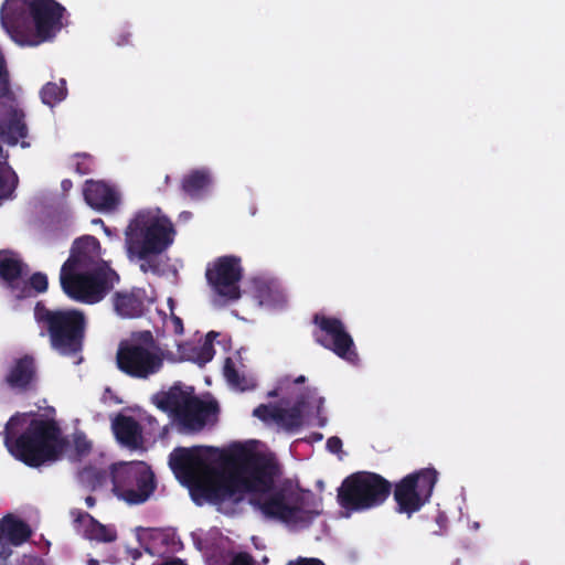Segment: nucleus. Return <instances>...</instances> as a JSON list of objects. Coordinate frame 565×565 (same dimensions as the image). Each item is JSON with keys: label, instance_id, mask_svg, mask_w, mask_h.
Segmentation results:
<instances>
[{"label": "nucleus", "instance_id": "obj_1", "mask_svg": "<svg viewBox=\"0 0 565 565\" xmlns=\"http://www.w3.org/2000/svg\"><path fill=\"white\" fill-rule=\"evenodd\" d=\"M65 8L55 0H6L0 22L20 46H38L51 41L62 29Z\"/></svg>", "mask_w": 565, "mask_h": 565}, {"label": "nucleus", "instance_id": "obj_2", "mask_svg": "<svg viewBox=\"0 0 565 565\" xmlns=\"http://www.w3.org/2000/svg\"><path fill=\"white\" fill-rule=\"evenodd\" d=\"M25 414H15L4 428V444L9 451L29 467H40L55 460L62 450L61 429L53 419L33 418L25 430L17 433L26 424Z\"/></svg>", "mask_w": 565, "mask_h": 565}, {"label": "nucleus", "instance_id": "obj_3", "mask_svg": "<svg viewBox=\"0 0 565 565\" xmlns=\"http://www.w3.org/2000/svg\"><path fill=\"white\" fill-rule=\"evenodd\" d=\"M34 319L46 335L50 347L62 356L75 358L83 352L87 317L77 308H49L38 301L34 307Z\"/></svg>", "mask_w": 565, "mask_h": 565}, {"label": "nucleus", "instance_id": "obj_4", "mask_svg": "<svg viewBox=\"0 0 565 565\" xmlns=\"http://www.w3.org/2000/svg\"><path fill=\"white\" fill-rule=\"evenodd\" d=\"M171 220L159 211L141 210L125 230V246L129 258H149L166 252L174 241Z\"/></svg>", "mask_w": 565, "mask_h": 565}, {"label": "nucleus", "instance_id": "obj_5", "mask_svg": "<svg viewBox=\"0 0 565 565\" xmlns=\"http://www.w3.org/2000/svg\"><path fill=\"white\" fill-rule=\"evenodd\" d=\"M163 362L164 352L149 330L120 341L116 352L118 370L132 379H149L161 371Z\"/></svg>", "mask_w": 565, "mask_h": 565}, {"label": "nucleus", "instance_id": "obj_6", "mask_svg": "<svg viewBox=\"0 0 565 565\" xmlns=\"http://www.w3.org/2000/svg\"><path fill=\"white\" fill-rule=\"evenodd\" d=\"M65 262L60 271L63 292L72 300L94 305L102 301L119 280L118 274L111 268L75 270Z\"/></svg>", "mask_w": 565, "mask_h": 565}, {"label": "nucleus", "instance_id": "obj_7", "mask_svg": "<svg viewBox=\"0 0 565 565\" xmlns=\"http://www.w3.org/2000/svg\"><path fill=\"white\" fill-rule=\"evenodd\" d=\"M392 483L375 472L359 471L347 477L338 489L339 504L349 511L381 505L391 494Z\"/></svg>", "mask_w": 565, "mask_h": 565}, {"label": "nucleus", "instance_id": "obj_8", "mask_svg": "<svg viewBox=\"0 0 565 565\" xmlns=\"http://www.w3.org/2000/svg\"><path fill=\"white\" fill-rule=\"evenodd\" d=\"M156 405L163 412H169L185 431H200L206 425L209 417L217 412L213 402H204L178 386L171 387L154 396Z\"/></svg>", "mask_w": 565, "mask_h": 565}, {"label": "nucleus", "instance_id": "obj_9", "mask_svg": "<svg viewBox=\"0 0 565 565\" xmlns=\"http://www.w3.org/2000/svg\"><path fill=\"white\" fill-rule=\"evenodd\" d=\"M114 493L129 504L146 502L154 492V473L143 461L117 462L110 466Z\"/></svg>", "mask_w": 565, "mask_h": 565}, {"label": "nucleus", "instance_id": "obj_10", "mask_svg": "<svg viewBox=\"0 0 565 565\" xmlns=\"http://www.w3.org/2000/svg\"><path fill=\"white\" fill-rule=\"evenodd\" d=\"M241 483V479L233 471L206 467L189 488L192 500L198 505L204 503L221 505L225 501L236 503L243 499L239 490Z\"/></svg>", "mask_w": 565, "mask_h": 565}, {"label": "nucleus", "instance_id": "obj_11", "mask_svg": "<svg viewBox=\"0 0 565 565\" xmlns=\"http://www.w3.org/2000/svg\"><path fill=\"white\" fill-rule=\"evenodd\" d=\"M437 480L438 472L434 468H423L402 478L393 490L396 511L407 516L418 512L429 502Z\"/></svg>", "mask_w": 565, "mask_h": 565}, {"label": "nucleus", "instance_id": "obj_12", "mask_svg": "<svg viewBox=\"0 0 565 565\" xmlns=\"http://www.w3.org/2000/svg\"><path fill=\"white\" fill-rule=\"evenodd\" d=\"M239 461V469L233 472L242 481L239 490L243 497L247 492L253 494L273 490L275 477L279 473V466L274 458L263 454L243 452Z\"/></svg>", "mask_w": 565, "mask_h": 565}, {"label": "nucleus", "instance_id": "obj_13", "mask_svg": "<svg viewBox=\"0 0 565 565\" xmlns=\"http://www.w3.org/2000/svg\"><path fill=\"white\" fill-rule=\"evenodd\" d=\"M312 322L317 327L312 335L318 344L350 363L359 361L354 341L339 318L316 313Z\"/></svg>", "mask_w": 565, "mask_h": 565}, {"label": "nucleus", "instance_id": "obj_14", "mask_svg": "<svg viewBox=\"0 0 565 565\" xmlns=\"http://www.w3.org/2000/svg\"><path fill=\"white\" fill-rule=\"evenodd\" d=\"M249 503L268 518L277 519L288 525H308L312 515L297 504H289L285 489L253 493Z\"/></svg>", "mask_w": 565, "mask_h": 565}, {"label": "nucleus", "instance_id": "obj_15", "mask_svg": "<svg viewBox=\"0 0 565 565\" xmlns=\"http://www.w3.org/2000/svg\"><path fill=\"white\" fill-rule=\"evenodd\" d=\"M205 277L218 296L232 301L239 299L238 282L243 277L241 258L233 255L216 258L212 265L207 266Z\"/></svg>", "mask_w": 565, "mask_h": 565}, {"label": "nucleus", "instance_id": "obj_16", "mask_svg": "<svg viewBox=\"0 0 565 565\" xmlns=\"http://www.w3.org/2000/svg\"><path fill=\"white\" fill-rule=\"evenodd\" d=\"M24 264L11 250H0V281L17 299L28 297L30 288L23 277Z\"/></svg>", "mask_w": 565, "mask_h": 565}, {"label": "nucleus", "instance_id": "obj_17", "mask_svg": "<svg viewBox=\"0 0 565 565\" xmlns=\"http://www.w3.org/2000/svg\"><path fill=\"white\" fill-rule=\"evenodd\" d=\"M65 262H71L70 268L75 270L110 268L102 258L99 241L92 235L76 238Z\"/></svg>", "mask_w": 565, "mask_h": 565}, {"label": "nucleus", "instance_id": "obj_18", "mask_svg": "<svg viewBox=\"0 0 565 565\" xmlns=\"http://www.w3.org/2000/svg\"><path fill=\"white\" fill-rule=\"evenodd\" d=\"M4 383L17 393H26L36 387L38 366L33 355L14 359L4 376Z\"/></svg>", "mask_w": 565, "mask_h": 565}, {"label": "nucleus", "instance_id": "obj_19", "mask_svg": "<svg viewBox=\"0 0 565 565\" xmlns=\"http://www.w3.org/2000/svg\"><path fill=\"white\" fill-rule=\"evenodd\" d=\"M169 466L178 479L190 486L199 477L198 471L204 467L201 448H175L169 456Z\"/></svg>", "mask_w": 565, "mask_h": 565}, {"label": "nucleus", "instance_id": "obj_20", "mask_svg": "<svg viewBox=\"0 0 565 565\" xmlns=\"http://www.w3.org/2000/svg\"><path fill=\"white\" fill-rule=\"evenodd\" d=\"M32 532L28 523L7 514L0 520V558L8 559L12 550L11 546H20L26 542Z\"/></svg>", "mask_w": 565, "mask_h": 565}, {"label": "nucleus", "instance_id": "obj_21", "mask_svg": "<svg viewBox=\"0 0 565 565\" xmlns=\"http://www.w3.org/2000/svg\"><path fill=\"white\" fill-rule=\"evenodd\" d=\"M28 136L24 113L8 103H0V138L10 146Z\"/></svg>", "mask_w": 565, "mask_h": 565}, {"label": "nucleus", "instance_id": "obj_22", "mask_svg": "<svg viewBox=\"0 0 565 565\" xmlns=\"http://www.w3.org/2000/svg\"><path fill=\"white\" fill-rule=\"evenodd\" d=\"M83 194L86 203L99 212H114L120 204L119 193L104 181L86 180Z\"/></svg>", "mask_w": 565, "mask_h": 565}, {"label": "nucleus", "instance_id": "obj_23", "mask_svg": "<svg viewBox=\"0 0 565 565\" xmlns=\"http://www.w3.org/2000/svg\"><path fill=\"white\" fill-rule=\"evenodd\" d=\"M113 431L117 440L131 449L142 445V429L140 424L131 416L118 415L113 420Z\"/></svg>", "mask_w": 565, "mask_h": 565}, {"label": "nucleus", "instance_id": "obj_24", "mask_svg": "<svg viewBox=\"0 0 565 565\" xmlns=\"http://www.w3.org/2000/svg\"><path fill=\"white\" fill-rule=\"evenodd\" d=\"M114 307L116 312L125 318H138L145 311V302L140 291L116 292Z\"/></svg>", "mask_w": 565, "mask_h": 565}, {"label": "nucleus", "instance_id": "obj_25", "mask_svg": "<svg viewBox=\"0 0 565 565\" xmlns=\"http://www.w3.org/2000/svg\"><path fill=\"white\" fill-rule=\"evenodd\" d=\"M76 522L87 521V525L85 526V537L89 540H95L98 542L110 543L117 539V532L114 527L104 525L99 523L96 519H94L87 512H78Z\"/></svg>", "mask_w": 565, "mask_h": 565}, {"label": "nucleus", "instance_id": "obj_26", "mask_svg": "<svg viewBox=\"0 0 565 565\" xmlns=\"http://www.w3.org/2000/svg\"><path fill=\"white\" fill-rule=\"evenodd\" d=\"M211 184V175L207 170L195 169L182 178L181 190L191 199H199Z\"/></svg>", "mask_w": 565, "mask_h": 565}, {"label": "nucleus", "instance_id": "obj_27", "mask_svg": "<svg viewBox=\"0 0 565 565\" xmlns=\"http://www.w3.org/2000/svg\"><path fill=\"white\" fill-rule=\"evenodd\" d=\"M108 479H110V471L94 466H86L77 472L78 483L88 491L102 488Z\"/></svg>", "mask_w": 565, "mask_h": 565}, {"label": "nucleus", "instance_id": "obj_28", "mask_svg": "<svg viewBox=\"0 0 565 565\" xmlns=\"http://www.w3.org/2000/svg\"><path fill=\"white\" fill-rule=\"evenodd\" d=\"M305 401L298 399L289 409H280L277 422L281 423L288 429L299 428L302 425V408Z\"/></svg>", "mask_w": 565, "mask_h": 565}, {"label": "nucleus", "instance_id": "obj_29", "mask_svg": "<svg viewBox=\"0 0 565 565\" xmlns=\"http://www.w3.org/2000/svg\"><path fill=\"white\" fill-rule=\"evenodd\" d=\"M65 94L66 89L56 83H46L40 92L43 104L51 107L63 100Z\"/></svg>", "mask_w": 565, "mask_h": 565}, {"label": "nucleus", "instance_id": "obj_30", "mask_svg": "<svg viewBox=\"0 0 565 565\" xmlns=\"http://www.w3.org/2000/svg\"><path fill=\"white\" fill-rule=\"evenodd\" d=\"M75 172L79 175H86L94 171V158L88 153H76Z\"/></svg>", "mask_w": 565, "mask_h": 565}, {"label": "nucleus", "instance_id": "obj_31", "mask_svg": "<svg viewBox=\"0 0 565 565\" xmlns=\"http://www.w3.org/2000/svg\"><path fill=\"white\" fill-rule=\"evenodd\" d=\"M224 376L226 377L227 382L231 385L244 390V386L242 385L243 377L239 375L238 371L235 367V363L231 358H227L225 360Z\"/></svg>", "mask_w": 565, "mask_h": 565}, {"label": "nucleus", "instance_id": "obj_32", "mask_svg": "<svg viewBox=\"0 0 565 565\" xmlns=\"http://www.w3.org/2000/svg\"><path fill=\"white\" fill-rule=\"evenodd\" d=\"M10 93V72L7 60L0 51V97H4Z\"/></svg>", "mask_w": 565, "mask_h": 565}, {"label": "nucleus", "instance_id": "obj_33", "mask_svg": "<svg viewBox=\"0 0 565 565\" xmlns=\"http://www.w3.org/2000/svg\"><path fill=\"white\" fill-rule=\"evenodd\" d=\"M253 415L263 422H268L271 419L277 422L279 408L270 407L266 404H260L253 411Z\"/></svg>", "mask_w": 565, "mask_h": 565}, {"label": "nucleus", "instance_id": "obj_34", "mask_svg": "<svg viewBox=\"0 0 565 565\" xmlns=\"http://www.w3.org/2000/svg\"><path fill=\"white\" fill-rule=\"evenodd\" d=\"M74 449L78 457H85L92 450V443L84 434H76L74 437Z\"/></svg>", "mask_w": 565, "mask_h": 565}, {"label": "nucleus", "instance_id": "obj_35", "mask_svg": "<svg viewBox=\"0 0 565 565\" xmlns=\"http://www.w3.org/2000/svg\"><path fill=\"white\" fill-rule=\"evenodd\" d=\"M30 285L29 288H33L34 290H36L38 292H44L47 290V286H49V282H47V277L46 275L42 274V273H35L31 276L30 278Z\"/></svg>", "mask_w": 565, "mask_h": 565}, {"label": "nucleus", "instance_id": "obj_36", "mask_svg": "<svg viewBox=\"0 0 565 565\" xmlns=\"http://www.w3.org/2000/svg\"><path fill=\"white\" fill-rule=\"evenodd\" d=\"M14 188V184H8L7 179L2 174V163H0V201L9 198Z\"/></svg>", "mask_w": 565, "mask_h": 565}, {"label": "nucleus", "instance_id": "obj_37", "mask_svg": "<svg viewBox=\"0 0 565 565\" xmlns=\"http://www.w3.org/2000/svg\"><path fill=\"white\" fill-rule=\"evenodd\" d=\"M230 565H254V558L246 552H239L234 555Z\"/></svg>", "mask_w": 565, "mask_h": 565}, {"label": "nucleus", "instance_id": "obj_38", "mask_svg": "<svg viewBox=\"0 0 565 565\" xmlns=\"http://www.w3.org/2000/svg\"><path fill=\"white\" fill-rule=\"evenodd\" d=\"M138 259L142 262L140 264V270L142 273H145V274L148 271L157 273L159 270V264L152 259V256H150L149 258H138Z\"/></svg>", "mask_w": 565, "mask_h": 565}, {"label": "nucleus", "instance_id": "obj_39", "mask_svg": "<svg viewBox=\"0 0 565 565\" xmlns=\"http://www.w3.org/2000/svg\"><path fill=\"white\" fill-rule=\"evenodd\" d=\"M286 565H326V564L319 558L298 557L295 561H289Z\"/></svg>", "mask_w": 565, "mask_h": 565}, {"label": "nucleus", "instance_id": "obj_40", "mask_svg": "<svg viewBox=\"0 0 565 565\" xmlns=\"http://www.w3.org/2000/svg\"><path fill=\"white\" fill-rule=\"evenodd\" d=\"M327 449L332 454H338L342 449V440L332 436L327 440Z\"/></svg>", "mask_w": 565, "mask_h": 565}, {"label": "nucleus", "instance_id": "obj_41", "mask_svg": "<svg viewBox=\"0 0 565 565\" xmlns=\"http://www.w3.org/2000/svg\"><path fill=\"white\" fill-rule=\"evenodd\" d=\"M172 324H173V331L175 334H182L183 333V322L182 319L173 316L172 317Z\"/></svg>", "mask_w": 565, "mask_h": 565}, {"label": "nucleus", "instance_id": "obj_42", "mask_svg": "<svg viewBox=\"0 0 565 565\" xmlns=\"http://www.w3.org/2000/svg\"><path fill=\"white\" fill-rule=\"evenodd\" d=\"M130 33H122L117 39V45H126L129 43Z\"/></svg>", "mask_w": 565, "mask_h": 565}, {"label": "nucleus", "instance_id": "obj_43", "mask_svg": "<svg viewBox=\"0 0 565 565\" xmlns=\"http://www.w3.org/2000/svg\"><path fill=\"white\" fill-rule=\"evenodd\" d=\"M160 565H186V563L180 558H172L161 563Z\"/></svg>", "mask_w": 565, "mask_h": 565}, {"label": "nucleus", "instance_id": "obj_44", "mask_svg": "<svg viewBox=\"0 0 565 565\" xmlns=\"http://www.w3.org/2000/svg\"><path fill=\"white\" fill-rule=\"evenodd\" d=\"M73 186V182L70 180V179H64L62 182H61V188L64 192H67L72 189Z\"/></svg>", "mask_w": 565, "mask_h": 565}, {"label": "nucleus", "instance_id": "obj_45", "mask_svg": "<svg viewBox=\"0 0 565 565\" xmlns=\"http://www.w3.org/2000/svg\"><path fill=\"white\" fill-rule=\"evenodd\" d=\"M85 503L88 508H93L96 504V499L92 495L85 498Z\"/></svg>", "mask_w": 565, "mask_h": 565}, {"label": "nucleus", "instance_id": "obj_46", "mask_svg": "<svg viewBox=\"0 0 565 565\" xmlns=\"http://www.w3.org/2000/svg\"><path fill=\"white\" fill-rule=\"evenodd\" d=\"M305 380H306V379H305V376H303V375H300V376H298V377L296 379V381H295V382H296V383H303V382H305Z\"/></svg>", "mask_w": 565, "mask_h": 565}, {"label": "nucleus", "instance_id": "obj_47", "mask_svg": "<svg viewBox=\"0 0 565 565\" xmlns=\"http://www.w3.org/2000/svg\"><path fill=\"white\" fill-rule=\"evenodd\" d=\"M29 146H30L29 142H26L24 140L21 141V147L25 148V147H29Z\"/></svg>", "mask_w": 565, "mask_h": 565}, {"label": "nucleus", "instance_id": "obj_48", "mask_svg": "<svg viewBox=\"0 0 565 565\" xmlns=\"http://www.w3.org/2000/svg\"><path fill=\"white\" fill-rule=\"evenodd\" d=\"M12 174H13V179H14V181L17 182V181H18V177H17V174H15L14 172H12Z\"/></svg>", "mask_w": 565, "mask_h": 565}, {"label": "nucleus", "instance_id": "obj_49", "mask_svg": "<svg viewBox=\"0 0 565 565\" xmlns=\"http://www.w3.org/2000/svg\"><path fill=\"white\" fill-rule=\"evenodd\" d=\"M206 450H209V451H213V450H214V448L209 447V448H206Z\"/></svg>", "mask_w": 565, "mask_h": 565}, {"label": "nucleus", "instance_id": "obj_50", "mask_svg": "<svg viewBox=\"0 0 565 565\" xmlns=\"http://www.w3.org/2000/svg\"><path fill=\"white\" fill-rule=\"evenodd\" d=\"M2 152V147L0 146V153Z\"/></svg>", "mask_w": 565, "mask_h": 565}]
</instances>
